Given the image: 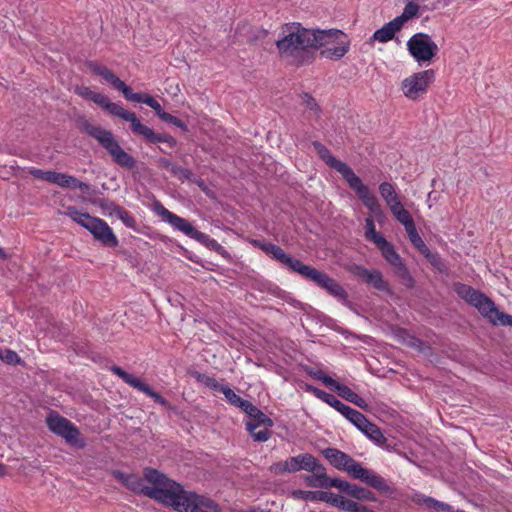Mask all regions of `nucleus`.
I'll return each instance as SVG.
<instances>
[{
	"mask_svg": "<svg viewBox=\"0 0 512 512\" xmlns=\"http://www.w3.org/2000/svg\"><path fill=\"white\" fill-rule=\"evenodd\" d=\"M115 477L131 491L172 506L178 512H221L220 506L212 499L184 490L156 469L144 470V478L152 487L144 485L143 480L134 474L115 472Z\"/></svg>",
	"mask_w": 512,
	"mask_h": 512,
	"instance_id": "obj_1",
	"label": "nucleus"
},
{
	"mask_svg": "<svg viewBox=\"0 0 512 512\" xmlns=\"http://www.w3.org/2000/svg\"><path fill=\"white\" fill-rule=\"evenodd\" d=\"M314 30L292 22L281 27L276 47L280 56L292 64L302 65L313 59Z\"/></svg>",
	"mask_w": 512,
	"mask_h": 512,
	"instance_id": "obj_2",
	"label": "nucleus"
},
{
	"mask_svg": "<svg viewBox=\"0 0 512 512\" xmlns=\"http://www.w3.org/2000/svg\"><path fill=\"white\" fill-rule=\"evenodd\" d=\"M454 291L493 325L512 326V315L501 312L491 298L464 283H455Z\"/></svg>",
	"mask_w": 512,
	"mask_h": 512,
	"instance_id": "obj_3",
	"label": "nucleus"
},
{
	"mask_svg": "<svg viewBox=\"0 0 512 512\" xmlns=\"http://www.w3.org/2000/svg\"><path fill=\"white\" fill-rule=\"evenodd\" d=\"M323 456L335 468L346 471L351 477L359 479L373 488L381 489L385 486V480L381 476L364 468L355 459L338 449L327 448L323 450Z\"/></svg>",
	"mask_w": 512,
	"mask_h": 512,
	"instance_id": "obj_4",
	"label": "nucleus"
},
{
	"mask_svg": "<svg viewBox=\"0 0 512 512\" xmlns=\"http://www.w3.org/2000/svg\"><path fill=\"white\" fill-rule=\"evenodd\" d=\"M60 215L71 218L81 227L88 230L96 241L105 247L115 248L119 241L112 228L101 218L79 211L75 206H65Z\"/></svg>",
	"mask_w": 512,
	"mask_h": 512,
	"instance_id": "obj_5",
	"label": "nucleus"
},
{
	"mask_svg": "<svg viewBox=\"0 0 512 512\" xmlns=\"http://www.w3.org/2000/svg\"><path fill=\"white\" fill-rule=\"evenodd\" d=\"M313 51L320 49V55L330 60H340L349 51L348 36L337 29L314 30Z\"/></svg>",
	"mask_w": 512,
	"mask_h": 512,
	"instance_id": "obj_6",
	"label": "nucleus"
},
{
	"mask_svg": "<svg viewBox=\"0 0 512 512\" xmlns=\"http://www.w3.org/2000/svg\"><path fill=\"white\" fill-rule=\"evenodd\" d=\"M330 166L336 169L347 181L350 188L353 189L363 204L370 210L377 220L383 217V211L376 196L370 192L361 179L353 172L346 162H329Z\"/></svg>",
	"mask_w": 512,
	"mask_h": 512,
	"instance_id": "obj_7",
	"label": "nucleus"
},
{
	"mask_svg": "<svg viewBox=\"0 0 512 512\" xmlns=\"http://www.w3.org/2000/svg\"><path fill=\"white\" fill-rule=\"evenodd\" d=\"M407 50L418 63L430 62L438 53L439 48L426 33H416L407 41Z\"/></svg>",
	"mask_w": 512,
	"mask_h": 512,
	"instance_id": "obj_8",
	"label": "nucleus"
},
{
	"mask_svg": "<svg viewBox=\"0 0 512 512\" xmlns=\"http://www.w3.org/2000/svg\"><path fill=\"white\" fill-rule=\"evenodd\" d=\"M435 80V71L428 69L413 73L401 82V90L405 97L417 100L424 95Z\"/></svg>",
	"mask_w": 512,
	"mask_h": 512,
	"instance_id": "obj_9",
	"label": "nucleus"
},
{
	"mask_svg": "<svg viewBox=\"0 0 512 512\" xmlns=\"http://www.w3.org/2000/svg\"><path fill=\"white\" fill-rule=\"evenodd\" d=\"M46 423L54 434L64 438L67 443L78 447L84 446V442L80 439L79 429L67 418L52 411L47 416Z\"/></svg>",
	"mask_w": 512,
	"mask_h": 512,
	"instance_id": "obj_10",
	"label": "nucleus"
},
{
	"mask_svg": "<svg viewBox=\"0 0 512 512\" xmlns=\"http://www.w3.org/2000/svg\"><path fill=\"white\" fill-rule=\"evenodd\" d=\"M302 277L326 290L329 295L336 298L342 304L348 303V294L346 290L328 274L308 266Z\"/></svg>",
	"mask_w": 512,
	"mask_h": 512,
	"instance_id": "obj_11",
	"label": "nucleus"
},
{
	"mask_svg": "<svg viewBox=\"0 0 512 512\" xmlns=\"http://www.w3.org/2000/svg\"><path fill=\"white\" fill-rule=\"evenodd\" d=\"M82 128L88 135L95 138L115 160H131L119 146L110 131L94 125L87 120L83 121Z\"/></svg>",
	"mask_w": 512,
	"mask_h": 512,
	"instance_id": "obj_12",
	"label": "nucleus"
},
{
	"mask_svg": "<svg viewBox=\"0 0 512 512\" xmlns=\"http://www.w3.org/2000/svg\"><path fill=\"white\" fill-rule=\"evenodd\" d=\"M289 466V473H295L300 470H305L311 473V475L305 478L308 486L313 487V483H317L318 475H321L324 466L320 463V461L314 457L312 454L303 453L297 456H293L287 459Z\"/></svg>",
	"mask_w": 512,
	"mask_h": 512,
	"instance_id": "obj_13",
	"label": "nucleus"
},
{
	"mask_svg": "<svg viewBox=\"0 0 512 512\" xmlns=\"http://www.w3.org/2000/svg\"><path fill=\"white\" fill-rule=\"evenodd\" d=\"M247 415L250 420L246 422V429L253 440L256 442L267 441L271 437L270 428L273 426V421L255 405Z\"/></svg>",
	"mask_w": 512,
	"mask_h": 512,
	"instance_id": "obj_14",
	"label": "nucleus"
},
{
	"mask_svg": "<svg viewBox=\"0 0 512 512\" xmlns=\"http://www.w3.org/2000/svg\"><path fill=\"white\" fill-rule=\"evenodd\" d=\"M255 244L266 254L272 255L275 260L284 264L291 271L298 273L301 276L304 274V272L306 271V269L309 266V265L302 263L298 259L292 258L290 255L285 253V251L281 247H279L275 244L268 243V242H260V241H255Z\"/></svg>",
	"mask_w": 512,
	"mask_h": 512,
	"instance_id": "obj_15",
	"label": "nucleus"
},
{
	"mask_svg": "<svg viewBox=\"0 0 512 512\" xmlns=\"http://www.w3.org/2000/svg\"><path fill=\"white\" fill-rule=\"evenodd\" d=\"M381 251L385 260L395 267L397 276L403 281V283L408 286H413V278L411 277L408 269L402 263V260L399 254L395 251L394 247L384 239L382 242L376 245Z\"/></svg>",
	"mask_w": 512,
	"mask_h": 512,
	"instance_id": "obj_16",
	"label": "nucleus"
},
{
	"mask_svg": "<svg viewBox=\"0 0 512 512\" xmlns=\"http://www.w3.org/2000/svg\"><path fill=\"white\" fill-rule=\"evenodd\" d=\"M154 211L162 218L163 221L169 223L174 229L181 231L186 236L196 240L200 231L186 219L172 213L165 208L161 203H156Z\"/></svg>",
	"mask_w": 512,
	"mask_h": 512,
	"instance_id": "obj_17",
	"label": "nucleus"
},
{
	"mask_svg": "<svg viewBox=\"0 0 512 512\" xmlns=\"http://www.w3.org/2000/svg\"><path fill=\"white\" fill-rule=\"evenodd\" d=\"M129 122L133 134L147 143H168L170 146L175 143L172 137L166 134L156 133L152 128L143 124L136 114H134Z\"/></svg>",
	"mask_w": 512,
	"mask_h": 512,
	"instance_id": "obj_18",
	"label": "nucleus"
},
{
	"mask_svg": "<svg viewBox=\"0 0 512 512\" xmlns=\"http://www.w3.org/2000/svg\"><path fill=\"white\" fill-rule=\"evenodd\" d=\"M49 182L57 184L61 187L66 188H74L80 190H87L88 185L76 179L75 177L69 176L67 174L58 173L52 171L51 174L48 175Z\"/></svg>",
	"mask_w": 512,
	"mask_h": 512,
	"instance_id": "obj_19",
	"label": "nucleus"
},
{
	"mask_svg": "<svg viewBox=\"0 0 512 512\" xmlns=\"http://www.w3.org/2000/svg\"><path fill=\"white\" fill-rule=\"evenodd\" d=\"M318 481L317 483H313L314 488H338L340 491L347 493L349 492V489L351 488V483L341 480V479H331L327 476L326 469L324 468L321 475H318Z\"/></svg>",
	"mask_w": 512,
	"mask_h": 512,
	"instance_id": "obj_20",
	"label": "nucleus"
},
{
	"mask_svg": "<svg viewBox=\"0 0 512 512\" xmlns=\"http://www.w3.org/2000/svg\"><path fill=\"white\" fill-rule=\"evenodd\" d=\"M398 22L399 21L393 19L390 22L386 23L383 27L377 29L374 32L371 39L373 41H378L380 43H386L392 40L396 32H398L402 28Z\"/></svg>",
	"mask_w": 512,
	"mask_h": 512,
	"instance_id": "obj_21",
	"label": "nucleus"
},
{
	"mask_svg": "<svg viewBox=\"0 0 512 512\" xmlns=\"http://www.w3.org/2000/svg\"><path fill=\"white\" fill-rule=\"evenodd\" d=\"M333 391L337 392V394L340 397L344 398L345 400L353 403L354 405L362 409L368 408L367 402L362 397H360L357 393L352 391L349 387L340 384L339 382H337V384L333 388Z\"/></svg>",
	"mask_w": 512,
	"mask_h": 512,
	"instance_id": "obj_22",
	"label": "nucleus"
},
{
	"mask_svg": "<svg viewBox=\"0 0 512 512\" xmlns=\"http://www.w3.org/2000/svg\"><path fill=\"white\" fill-rule=\"evenodd\" d=\"M165 168L169 170L175 177L179 180L184 181L188 180L190 182L196 183L198 186L202 187L204 185L203 180L195 177L191 171L176 165L174 162H164Z\"/></svg>",
	"mask_w": 512,
	"mask_h": 512,
	"instance_id": "obj_23",
	"label": "nucleus"
},
{
	"mask_svg": "<svg viewBox=\"0 0 512 512\" xmlns=\"http://www.w3.org/2000/svg\"><path fill=\"white\" fill-rule=\"evenodd\" d=\"M359 430L377 444H384L386 442V438L381 429L369 420Z\"/></svg>",
	"mask_w": 512,
	"mask_h": 512,
	"instance_id": "obj_24",
	"label": "nucleus"
},
{
	"mask_svg": "<svg viewBox=\"0 0 512 512\" xmlns=\"http://www.w3.org/2000/svg\"><path fill=\"white\" fill-rule=\"evenodd\" d=\"M196 241L216 251L218 254H220L222 257L226 259L230 257L228 251L221 244H219L215 239L210 238L209 235L203 232H200V234H198Z\"/></svg>",
	"mask_w": 512,
	"mask_h": 512,
	"instance_id": "obj_25",
	"label": "nucleus"
},
{
	"mask_svg": "<svg viewBox=\"0 0 512 512\" xmlns=\"http://www.w3.org/2000/svg\"><path fill=\"white\" fill-rule=\"evenodd\" d=\"M365 282L379 291H390L388 283L383 279L382 273L378 270H370Z\"/></svg>",
	"mask_w": 512,
	"mask_h": 512,
	"instance_id": "obj_26",
	"label": "nucleus"
},
{
	"mask_svg": "<svg viewBox=\"0 0 512 512\" xmlns=\"http://www.w3.org/2000/svg\"><path fill=\"white\" fill-rule=\"evenodd\" d=\"M191 375L197 382L205 385L206 387H208L214 391L221 392L222 388L225 386V385L218 383V381L215 378L210 377L204 373L194 371L191 373Z\"/></svg>",
	"mask_w": 512,
	"mask_h": 512,
	"instance_id": "obj_27",
	"label": "nucleus"
},
{
	"mask_svg": "<svg viewBox=\"0 0 512 512\" xmlns=\"http://www.w3.org/2000/svg\"><path fill=\"white\" fill-rule=\"evenodd\" d=\"M301 99L303 105L305 106V111L308 113L309 117L318 119L320 117L321 109L315 99L307 93L301 95Z\"/></svg>",
	"mask_w": 512,
	"mask_h": 512,
	"instance_id": "obj_28",
	"label": "nucleus"
},
{
	"mask_svg": "<svg viewBox=\"0 0 512 512\" xmlns=\"http://www.w3.org/2000/svg\"><path fill=\"white\" fill-rule=\"evenodd\" d=\"M418 11H419V5L417 3H415V2H408L405 5L402 14L397 16L394 19L396 21H399L398 23L402 27L405 22H407L408 20H410V19L414 18L415 16H417Z\"/></svg>",
	"mask_w": 512,
	"mask_h": 512,
	"instance_id": "obj_29",
	"label": "nucleus"
},
{
	"mask_svg": "<svg viewBox=\"0 0 512 512\" xmlns=\"http://www.w3.org/2000/svg\"><path fill=\"white\" fill-rule=\"evenodd\" d=\"M105 110H107L110 114L117 116L128 122L135 114L134 112L124 109L120 104L111 101L109 102Z\"/></svg>",
	"mask_w": 512,
	"mask_h": 512,
	"instance_id": "obj_30",
	"label": "nucleus"
},
{
	"mask_svg": "<svg viewBox=\"0 0 512 512\" xmlns=\"http://www.w3.org/2000/svg\"><path fill=\"white\" fill-rule=\"evenodd\" d=\"M122 93L127 100L135 103H144L146 105H149L153 98L147 93H134L129 86H126Z\"/></svg>",
	"mask_w": 512,
	"mask_h": 512,
	"instance_id": "obj_31",
	"label": "nucleus"
},
{
	"mask_svg": "<svg viewBox=\"0 0 512 512\" xmlns=\"http://www.w3.org/2000/svg\"><path fill=\"white\" fill-rule=\"evenodd\" d=\"M365 229L366 238L376 245L385 239L382 235L376 232L374 220L371 217L366 218Z\"/></svg>",
	"mask_w": 512,
	"mask_h": 512,
	"instance_id": "obj_32",
	"label": "nucleus"
},
{
	"mask_svg": "<svg viewBox=\"0 0 512 512\" xmlns=\"http://www.w3.org/2000/svg\"><path fill=\"white\" fill-rule=\"evenodd\" d=\"M115 375L119 376L125 383L133 388H137L141 380L132 374L127 373L119 366H112L110 369Z\"/></svg>",
	"mask_w": 512,
	"mask_h": 512,
	"instance_id": "obj_33",
	"label": "nucleus"
},
{
	"mask_svg": "<svg viewBox=\"0 0 512 512\" xmlns=\"http://www.w3.org/2000/svg\"><path fill=\"white\" fill-rule=\"evenodd\" d=\"M136 389L143 392L147 396L153 398L154 401L159 403L161 406H163V407L169 406V403L165 398H163L159 393L153 391V389L149 385L145 384L144 382L141 381Z\"/></svg>",
	"mask_w": 512,
	"mask_h": 512,
	"instance_id": "obj_34",
	"label": "nucleus"
},
{
	"mask_svg": "<svg viewBox=\"0 0 512 512\" xmlns=\"http://www.w3.org/2000/svg\"><path fill=\"white\" fill-rule=\"evenodd\" d=\"M136 389L143 392L147 396L153 398L154 401L159 403L161 406H163V407L169 406V403L165 398H163L159 393L153 391V389L149 385L145 384L144 382L141 381Z\"/></svg>",
	"mask_w": 512,
	"mask_h": 512,
	"instance_id": "obj_35",
	"label": "nucleus"
},
{
	"mask_svg": "<svg viewBox=\"0 0 512 512\" xmlns=\"http://www.w3.org/2000/svg\"><path fill=\"white\" fill-rule=\"evenodd\" d=\"M379 192L387 205L399 198L393 185L388 182L379 185Z\"/></svg>",
	"mask_w": 512,
	"mask_h": 512,
	"instance_id": "obj_36",
	"label": "nucleus"
},
{
	"mask_svg": "<svg viewBox=\"0 0 512 512\" xmlns=\"http://www.w3.org/2000/svg\"><path fill=\"white\" fill-rule=\"evenodd\" d=\"M114 217L121 220L126 227L131 228L133 230L137 229V222L135 218L129 211H127L123 207L120 206L119 209L116 210V214Z\"/></svg>",
	"mask_w": 512,
	"mask_h": 512,
	"instance_id": "obj_37",
	"label": "nucleus"
},
{
	"mask_svg": "<svg viewBox=\"0 0 512 512\" xmlns=\"http://www.w3.org/2000/svg\"><path fill=\"white\" fill-rule=\"evenodd\" d=\"M405 230L408 234L409 240L415 246V248H417L421 253L427 251V247L422 238L420 237V235L418 234L415 224Z\"/></svg>",
	"mask_w": 512,
	"mask_h": 512,
	"instance_id": "obj_38",
	"label": "nucleus"
},
{
	"mask_svg": "<svg viewBox=\"0 0 512 512\" xmlns=\"http://www.w3.org/2000/svg\"><path fill=\"white\" fill-rule=\"evenodd\" d=\"M101 77L106 81L108 82L109 84H111L115 89L123 92L124 89L126 88V84L121 80L119 79L111 70H109L107 67L106 69L103 71Z\"/></svg>",
	"mask_w": 512,
	"mask_h": 512,
	"instance_id": "obj_39",
	"label": "nucleus"
},
{
	"mask_svg": "<svg viewBox=\"0 0 512 512\" xmlns=\"http://www.w3.org/2000/svg\"><path fill=\"white\" fill-rule=\"evenodd\" d=\"M344 417L353 423L358 429L362 428V426L368 421L361 412L351 407L348 409Z\"/></svg>",
	"mask_w": 512,
	"mask_h": 512,
	"instance_id": "obj_40",
	"label": "nucleus"
},
{
	"mask_svg": "<svg viewBox=\"0 0 512 512\" xmlns=\"http://www.w3.org/2000/svg\"><path fill=\"white\" fill-rule=\"evenodd\" d=\"M0 359L9 365H16L21 362L18 354L10 349H0Z\"/></svg>",
	"mask_w": 512,
	"mask_h": 512,
	"instance_id": "obj_41",
	"label": "nucleus"
},
{
	"mask_svg": "<svg viewBox=\"0 0 512 512\" xmlns=\"http://www.w3.org/2000/svg\"><path fill=\"white\" fill-rule=\"evenodd\" d=\"M310 375L314 379L321 381L325 386L329 387L332 390L335 387V385L337 384L336 380H334L333 378H331L330 376H328L321 370L311 372Z\"/></svg>",
	"mask_w": 512,
	"mask_h": 512,
	"instance_id": "obj_42",
	"label": "nucleus"
},
{
	"mask_svg": "<svg viewBox=\"0 0 512 512\" xmlns=\"http://www.w3.org/2000/svg\"><path fill=\"white\" fill-rule=\"evenodd\" d=\"M341 497L332 492L321 491L317 499L338 508Z\"/></svg>",
	"mask_w": 512,
	"mask_h": 512,
	"instance_id": "obj_43",
	"label": "nucleus"
},
{
	"mask_svg": "<svg viewBox=\"0 0 512 512\" xmlns=\"http://www.w3.org/2000/svg\"><path fill=\"white\" fill-rule=\"evenodd\" d=\"M394 217L405 227V229L415 224L411 214L406 209L403 211H397V214Z\"/></svg>",
	"mask_w": 512,
	"mask_h": 512,
	"instance_id": "obj_44",
	"label": "nucleus"
},
{
	"mask_svg": "<svg viewBox=\"0 0 512 512\" xmlns=\"http://www.w3.org/2000/svg\"><path fill=\"white\" fill-rule=\"evenodd\" d=\"M221 392L224 394L226 400L233 406H237V404H239V402L242 400V398L237 395L230 387H228L227 385H225Z\"/></svg>",
	"mask_w": 512,
	"mask_h": 512,
	"instance_id": "obj_45",
	"label": "nucleus"
},
{
	"mask_svg": "<svg viewBox=\"0 0 512 512\" xmlns=\"http://www.w3.org/2000/svg\"><path fill=\"white\" fill-rule=\"evenodd\" d=\"M119 205L112 201L103 200L100 203V208L102 209L104 215L113 217L116 214V210L119 209Z\"/></svg>",
	"mask_w": 512,
	"mask_h": 512,
	"instance_id": "obj_46",
	"label": "nucleus"
},
{
	"mask_svg": "<svg viewBox=\"0 0 512 512\" xmlns=\"http://www.w3.org/2000/svg\"><path fill=\"white\" fill-rule=\"evenodd\" d=\"M313 147L315 151L317 152V155L321 158V160H336L334 157L331 156L329 150L322 145L320 142H313Z\"/></svg>",
	"mask_w": 512,
	"mask_h": 512,
	"instance_id": "obj_47",
	"label": "nucleus"
},
{
	"mask_svg": "<svg viewBox=\"0 0 512 512\" xmlns=\"http://www.w3.org/2000/svg\"><path fill=\"white\" fill-rule=\"evenodd\" d=\"M368 494L369 491L354 484H351V488L349 489L348 492V495L357 499H367Z\"/></svg>",
	"mask_w": 512,
	"mask_h": 512,
	"instance_id": "obj_48",
	"label": "nucleus"
},
{
	"mask_svg": "<svg viewBox=\"0 0 512 512\" xmlns=\"http://www.w3.org/2000/svg\"><path fill=\"white\" fill-rule=\"evenodd\" d=\"M329 406L333 407L336 411L341 413L343 416L346 414L350 406L344 404L341 402L338 398H336L334 395L331 398V400L328 403Z\"/></svg>",
	"mask_w": 512,
	"mask_h": 512,
	"instance_id": "obj_49",
	"label": "nucleus"
},
{
	"mask_svg": "<svg viewBox=\"0 0 512 512\" xmlns=\"http://www.w3.org/2000/svg\"><path fill=\"white\" fill-rule=\"evenodd\" d=\"M436 499L432 498V497H429V496H425L423 494H418L415 496V502L419 505H423L429 509H433L434 508V503H435Z\"/></svg>",
	"mask_w": 512,
	"mask_h": 512,
	"instance_id": "obj_50",
	"label": "nucleus"
},
{
	"mask_svg": "<svg viewBox=\"0 0 512 512\" xmlns=\"http://www.w3.org/2000/svg\"><path fill=\"white\" fill-rule=\"evenodd\" d=\"M270 471L275 474L289 473L288 460L280 461L270 466Z\"/></svg>",
	"mask_w": 512,
	"mask_h": 512,
	"instance_id": "obj_51",
	"label": "nucleus"
},
{
	"mask_svg": "<svg viewBox=\"0 0 512 512\" xmlns=\"http://www.w3.org/2000/svg\"><path fill=\"white\" fill-rule=\"evenodd\" d=\"M370 270L364 268L363 266H360V265H353L351 268H350V272L359 277V278H362L364 281L366 280L367 278V275L369 273Z\"/></svg>",
	"mask_w": 512,
	"mask_h": 512,
	"instance_id": "obj_52",
	"label": "nucleus"
},
{
	"mask_svg": "<svg viewBox=\"0 0 512 512\" xmlns=\"http://www.w3.org/2000/svg\"><path fill=\"white\" fill-rule=\"evenodd\" d=\"M75 91L79 96H81L87 100H90V101L93 100V97L95 96V93H96L95 91H92L90 88L84 87V86L77 87Z\"/></svg>",
	"mask_w": 512,
	"mask_h": 512,
	"instance_id": "obj_53",
	"label": "nucleus"
},
{
	"mask_svg": "<svg viewBox=\"0 0 512 512\" xmlns=\"http://www.w3.org/2000/svg\"><path fill=\"white\" fill-rule=\"evenodd\" d=\"M92 101L100 107H102L103 109H106L107 105L110 102V99L106 95L96 92Z\"/></svg>",
	"mask_w": 512,
	"mask_h": 512,
	"instance_id": "obj_54",
	"label": "nucleus"
},
{
	"mask_svg": "<svg viewBox=\"0 0 512 512\" xmlns=\"http://www.w3.org/2000/svg\"><path fill=\"white\" fill-rule=\"evenodd\" d=\"M88 69L93 72L96 75L101 76L103 71L106 69L105 66L95 62V61H89L87 62Z\"/></svg>",
	"mask_w": 512,
	"mask_h": 512,
	"instance_id": "obj_55",
	"label": "nucleus"
},
{
	"mask_svg": "<svg viewBox=\"0 0 512 512\" xmlns=\"http://www.w3.org/2000/svg\"><path fill=\"white\" fill-rule=\"evenodd\" d=\"M312 391H313L314 395L318 399L322 400L323 402H325L327 404L329 403V401L333 397V394L327 393V392H325V391H323L321 389H318V388H314Z\"/></svg>",
	"mask_w": 512,
	"mask_h": 512,
	"instance_id": "obj_56",
	"label": "nucleus"
},
{
	"mask_svg": "<svg viewBox=\"0 0 512 512\" xmlns=\"http://www.w3.org/2000/svg\"><path fill=\"white\" fill-rule=\"evenodd\" d=\"M433 509L437 510V511L454 512V509L452 506H450L447 503L438 501V500L435 501Z\"/></svg>",
	"mask_w": 512,
	"mask_h": 512,
	"instance_id": "obj_57",
	"label": "nucleus"
},
{
	"mask_svg": "<svg viewBox=\"0 0 512 512\" xmlns=\"http://www.w3.org/2000/svg\"><path fill=\"white\" fill-rule=\"evenodd\" d=\"M387 206L389 207V209H390L391 213L393 214V216H395L397 214V211L405 210V208L403 207V205L400 202L399 198L396 199L395 201L391 202Z\"/></svg>",
	"mask_w": 512,
	"mask_h": 512,
	"instance_id": "obj_58",
	"label": "nucleus"
},
{
	"mask_svg": "<svg viewBox=\"0 0 512 512\" xmlns=\"http://www.w3.org/2000/svg\"><path fill=\"white\" fill-rule=\"evenodd\" d=\"M321 491H302L299 490L298 493L302 496V498L307 500H318L319 493Z\"/></svg>",
	"mask_w": 512,
	"mask_h": 512,
	"instance_id": "obj_59",
	"label": "nucleus"
},
{
	"mask_svg": "<svg viewBox=\"0 0 512 512\" xmlns=\"http://www.w3.org/2000/svg\"><path fill=\"white\" fill-rule=\"evenodd\" d=\"M52 171H43V170H40V169H33L30 171V173L38 178V179H43V180H46L49 182V178H48V175L51 174Z\"/></svg>",
	"mask_w": 512,
	"mask_h": 512,
	"instance_id": "obj_60",
	"label": "nucleus"
},
{
	"mask_svg": "<svg viewBox=\"0 0 512 512\" xmlns=\"http://www.w3.org/2000/svg\"><path fill=\"white\" fill-rule=\"evenodd\" d=\"M236 407L240 408L242 411H244L246 414H248V411L251 410V408L253 407V404L248 400L242 399L239 402V404H237Z\"/></svg>",
	"mask_w": 512,
	"mask_h": 512,
	"instance_id": "obj_61",
	"label": "nucleus"
},
{
	"mask_svg": "<svg viewBox=\"0 0 512 512\" xmlns=\"http://www.w3.org/2000/svg\"><path fill=\"white\" fill-rule=\"evenodd\" d=\"M149 107H151L157 116H159L164 110L162 109L160 103L158 101H156L154 98H152V100L150 101Z\"/></svg>",
	"mask_w": 512,
	"mask_h": 512,
	"instance_id": "obj_62",
	"label": "nucleus"
},
{
	"mask_svg": "<svg viewBox=\"0 0 512 512\" xmlns=\"http://www.w3.org/2000/svg\"><path fill=\"white\" fill-rule=\"evenodd\" d=\"M171 124L179 127L183 131L188 130L187 125L182 120H180L179 118H177L175 116H174V120H172Z\"/></svg>",
	"mask_w": 512,
	"mask_h": 512,
	"instance_id": "obj_63",
	"label": "nucleus"
},
{
	"mask_svg": "<svg viewBox=\"0 0 512 512\" xmlns=\"http://www.w3.org/2000/svg\"><path fill=\"white\" fill-rule=\"evenodd\" d=\"M162 121L164 122H167V123H171L172 120H174V116L163 111L159 116H158Z\"/></svg>",
	"mask_w": 512,
	"mask_h": 512,
	"instance_id": "obj_64",
	"label": "nucleus"
}]
</instances>
